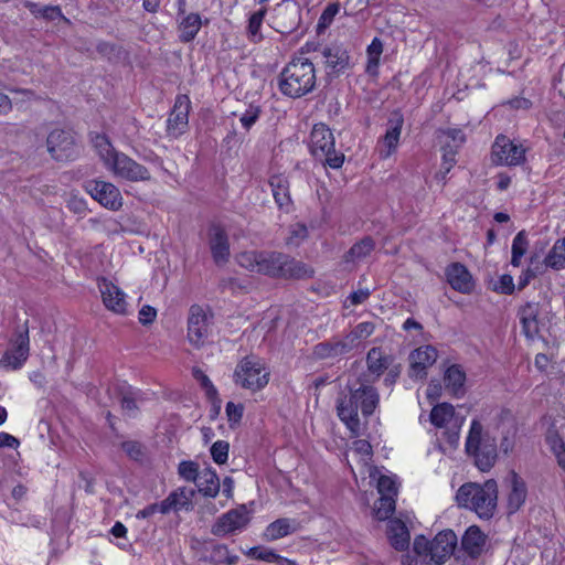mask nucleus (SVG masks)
Instances as JSON below:
<instances>
[{
    "instance_id": "40",
    "label": "nucleus",
    "mask_w": 565,
    "mask_h": 565,
    "mask_svg": "<svg viewBox=\"0 0 565 565\" xmlns=\"http://www.w3.org/2000/svg\"><path fill=\"white\" fill-rule=\"evenodd\" d=\"M25 7L36 18H43L47 21H54L56 19H65L62 10L58 6H39L34 2H26Z\"/></svg>"
},
{
    "instance_id": "56",
    "label": "nucleus",
    "mask_w": 565,
    "mask_h": 565,
    "mask_svg": "<svg viewBox=\"0 0 565 565\" xmlns=\"http://www.w3.org/2000/svg\"><path fill=\"white\" fill-rule=\"evenodd\" d=\"M529 247V241L525 231H520L512 242L511 253L524 256Z\"/></svg>"
},
{
    "instance_id": "39",
    "label": "nucleus",
    "mask_w": 565,
    "mask_h": 565,
    "mask_svg": "<svg viewBox=\"0 0 565 565\" xmlns=\"http://www.w3.org/2000/svg\"><path fill=\"white\" fill-rule=\"evenodd\" d=\"M520 321L523 333L527 338H534L539 333V321L536 319L535 309L531 305L522 309Z\"/></svg>"
},
{
    "instance_id": "37",
    "label": "nucleus",
    "mask_w": 565,
    "mask_h": 565,
    "mask_svg": "<svg viewBox=\"0 0 565 565\" xmlns=\"http://www.w3.org/2000/svg\"><path fill=\"white\" fill-rule=\"evenodd\" d=\"M94 147L98 153V157L104 162L106 169L115 160V154H119L109 139L105 135H96L93 139Z\"/></svg>"
},
{
    "instance_id": "48",
    "label": "nucleus",
    "mask_w": 565,
    "mask_h": 565,
    "mask_svg": "<svg viewBox=\"0 0 565 565\" xmlns=\"http://www.w3.org/2000/svg\"><path fill=\"white\" fill-rule=\"evenodd\" d=\"M308 237V228L302 223H296L289 227V235L286 238L288 245H300Z\"/></svg>"
},
{
    "instance_id": "57",
    "label": "nucleus",
    "mask_w": 565,
    "mask_h": 565,
    "mask_svg": "<svg viewBox=\"0 0 565 565\" xmlns=\"http://www.w3.org/2000/svg\"><path fill=\"white\" fill-rule=\"evenodd\" d=\"M249 555H252L256 559L276 562L277 564L279 563L280 559H284L282 557L278 556L271 550L268 548L254 547L249 551Z\"/></svg>"
},
{
    "instance_id": "61",
    "label": "nucleus",
    "mask_w": 565,
    "mask_h": 565,
    "mask_svg": "<svg viewBox=\"0 0 565 565\" xmlns=\"http://www.w3.org/2000/svg\"><path fill=\"white\" fill-rule=\"evenodd\" d=\"M157 317V310L148 305L142 306L139 310V322L141 324H150L154 321Z\"/></svg>"
},
{
    "instance_id": "58",
    "label": "nucleus",
    "mask_w": 565,
    "mask_h": 565,
    "mask_svg": "<svg viewBox=\"0 0 565 565\" xmlns=\"http://www.w3.org/2000/svg\"><path fill=\"white\" fill-rule=\"evenodd\" d=\"M121 448L134 460H140L143 456L142 446L138 441H125L121 444Z\"/></svg>"
},
{
    "instance_id": "38",
    "label": "nucleus",
    "mask_w": 565,
    "mask_h": 565,
    "mask_svg": "<svg viewBox=\"0 0 565 565\" xmlns=\"http://www.w3.org/2000/svg\"><path fill=\"white\" fill-rule=\"evenodd\" d=\"M544 264L555 270L565 268V237L557 239L544 258Z\"/></svg>"
},
{
    "instance_id": "12",
    "label": "nucleus",
    "mask_w": 565,
    "mask_h": 565,
    "mask_svg": "<svg viewBox=\"0 0 565 565\" xmlns=\"http://www.w3.org/2000/svg\"><path fill=\"white\" fill-rule=\"evenodd\" d=\"M107 170L111 171L116 177L131 182L149 181L151 179V174L146 167L124 152L115 154V160H113Z\"/></svg>"
},
{
    "instance_id": "15",
    "label": "nucleus",
    "mask_w": 565,
    "mask_h": 565,
    "mask_svg": "<svg viewBox=\"0 0 565 565\" xmlns=\"http://www.w3.org/2000/svg\"><path fill=\"white\" fill-rule=\"evenodd\" d=\"M85 189L94 200L108 210L117 211L122 206L121 193L119 189L110 182L90 180L86 182Z\"/></svg>"
},
{
    "instance_id": "55",
    "label": "nucleus",
    "mask_w": 565,
    "mask_h": 565,
    "mask_svg": "<svg viewBox=\"0 0 565 565\" xmlns=\"http://www.w3.org/2000/svg\"><path fill=\"white\" fill-rule=\"evenodd\" d=\"M377 490L381 493V495H388L396 497L397 494V488L396 482L393 478L388 476H381L377 480Z\"/></svg>"
},
{
    "instance_id": "49",
    "label": "nucleus",
    "mask_w": 565,
    "mask_h": 565,
    "mask_svg": "<svg viewBox=\"0 0 565 565\" xmlns=\"http://www.w3.org/2000/svg\"><path fill=\"white\" fill-rule=\"evenodd\" d=\"M192 374L193 377L200 383L201 387L205 391L206 396L211 399L215 398L217 395V390L213 385L210 377L201 369L198 367L193 369Z\"/></svg>"
},
{
    "instance_id": "19",
    "label": "nucleus",
    "mask_w": 565,
    "mask_h": 565,
    "mask_svg": "<svg viewBox=\"0 0 565 565\" xmlns=\"http://www.w3.org/2000/svg\"><path fill=\"white\" fill-rule=\"evenodd\" d=\"M352 351L345 335L333 337L328 341L320 342L313 347L312 355L317 360L337 359Z\"/></svg>"
},
{
    "instance_id": "42",
    "label": "nucleus",
    "mask_w": 565,
    "mask_h": 565,
    "mask_svg": "<svg viewBox=\"0 0 565 565\" xmlns=\"http://www.w3.org/2000/svg\"><path fill=\"white\" fill-rule=\"evenodd\" d=\"M374 329L375 327L372 322H361L347 333L345 338L350 345H352V350L356 348L361 340L369 338L374 332Z\"/></svg>"
},
{
    "instance_id": "60",
    "label": "nucleus",
    "mask_w": 565,
    "mask_h": 565,
    "mask_svg": "<svg viewBox=\"0 0 565 565\" xmlns=\"http://www.w3.org/2000/svg\"><path fill=\"white\" fill-rule=\"evenodd\" d=\"M546 441L554 455L565 450V443L556 431L548 433Z\"/></svg>"
},
{
    "instance_id": "1",
    "label": "nucleus",
    "mask_w": 565,
    "mask_h": 565,
    "mask_svg": "<svg viewBox=\"0 0 565 565\" xmlns=\"http://www.w3.org/2000/svg\"><path fill=\"white\" fill-rule=\"evenodd\" d=\"M358 382V387L349 386V392L342 393L337 399L338 416L354 436H359L362 429L359 409L364 417H369L380 403L379 392L369 379H359Z\"/></svg>"
},
{
    "instance_id": "21",
    "label": "nucleus",
    "mask_w": 565,
    "mask_h": 565,
    "mask_svg": "<svg viewBox=\"0 0 565 565\" xmlns=\"http://www.w3.org/2000/svg\"><path fill=\"white\" fill-rule=\"evenodd\" d=\"M436 359L437 351L431 345H425L414 350L409 355V376L423 379L426 375L427 367L431 366L436 362Z\"/></svg>"
},
{
    "instance_id": "4",
    "label": "nucleus",
    "mask_w": 565,
    "mask_h": 565,
    "mask_svg": "<svg viewBox=\"0 0 565 565\" xmlns=\"http://www.w3.org/2000/svg\"><path fill=\"white\" fill-rule=\"evenodd\" d=\"M456 501L459 507L473 511L481 519L489 520L497 510L498 484L493 479L484 483H465L458 489Z\"/></svg>"
},
{
    "instance_id": "53",
    "label": "nucleus",
    "mask_w": 565,
    "mask_h": 565,
    "mask_svg": "<svg viewBox=\"0 0 565 565\" xmlns=\"http://www.w3.org/2000/svg\"><path fill=\"white\" fill-rule=\"evenodd\" d=\"M225 413L227 416L230 427L234 428L236 425L239 424L243 417L244 406L242 404L228 402L225 407Z\"/></svg>"
},
{
    "instance_id": "46",
    "label": "nucleus",
    "mask_w": 565,
    "mask_h": 565,
    "mask_svg": "<svg viewBox=\"0 0 565 565\" xmlns=\"http://www.w3.org/2000/svg\"><path fill=\"white\" fill-rule=\"evenodd\" d=\"M340 11V4L339 3H329L324 10L322 11L318 23H317V33L321 34L323 33L333 22L334 17Z\"/></svg>"
},
{
    "instance_id": "30",
    "label": "nucleus",
    "mask_w": 565,
    "mask_h": 565,
    "mask_svg": "<svg viewBox=\"0 0 565 565\" xmlns=\"http://www.w3.org/2000/svg\"><path fill=\"white\" fill-rule=\"evenodd\" d=\"M193 495V490L186 489L185 487L178 488L162 500L161 513L167 514L171 510H188L192 503Z\"/></svg>"
},
{
    "instance_id": "43",
    "label": "nucleus",
    "mask_w": 565,
    "mask_h": 565,
    "mask_svg": "<svg viewBox=\"0 0 565 565\" xmlns=\"http://www.w3.org/2000/svg\"><path fill=\"white\" fill-rule=\"evenodd\" d=\"M443 162L440 170L436 173V179L443 181L445 183L447 174L450 172L452 167L456 164V154L457 150L450 147V143L447 142L446 147H443Z\"/></svg>"
},
{
    "instance_id": "34",
    "label": "nucleus",
    "mask_w": 565,
    "mask_h": 565,
    "mask_svg": "<svg viewBox=\"0 0 565 565\" xmlns=\"http://www.w3.org/2000/svg\"><path fill=\"white\" fill-rule=\"evenodd\" d=\"M201 26L202 20L199 13L186 14L179 23V40L183 43L193 41Z\"/></svg>"
},
{
    "instance_id": "29",
    "label": "nucleus",
    "mask_w": 565,
    "mask_h": 565,
    "mask_svg": "<svg viewBox=\"0 0 565 565\" xmlns=\"http://www.w3.org/2000/svg\"><path fill=\"white\" fill-rule=\"evenodd\" d=\"M387 537L396 551H406L409 547L411 535L405 523L399 519H391L387 523Z\"/></svg>"
},
{
    "instance_id": "27",
    "label": "nucleus",
    "mask_w": 565,
    "mask_h": 565,
    "mask_svg": "<svg viewBox=\"0 0 565 565\" xmlns=\"http://www.w3.org/2000/svg\"><path fill=\"white\" fill-rule=\"evenodd\" d=\"M486 542V534L477 525H471L461 539V547L470 557L477 558L482 553Z\"/></svg>"
},
{
    "instance_id": "36",
    "label": "nucleus",
    "mask_w": 565,
    "mask_h": 565,
    "mask_svg": "<svg viewBox=\"0 0 565 565\" xmlns=\"http://www.w3.org/2000/svg\"><path fill=\"white\" fill-rule=\"evenodd\" d=\"M454 406L449 403H441L433 407L429 418L434 426L443 428L454 420Z\"/></svg>"
},
{
    "instance_id": "45",
    "label": "nucleus",
    "mask_w": 565,
    "mask_h": 565,
    "mask_svg": "<svg viewBox=\"0 0 565 565\" xmlns=\"http://www.w3.org/2000/svg\"><path fill=\"white\" fill-rule=\"evenodd\" d=\"M438 138L440 139L443 147H446V143L449 142L450 147L455 150H458V148H460L466 141L463 131L458 128L440 130Z\"/></svg>"
},
{
    "instance_id": "52",
    "label": "nucleus",
    "mask_w": 565,
    "mask_h": 565,
    "mask_svg": "<svg viewBox=\"0 0 565 565\" xmlns=\"http://www.w3.org/2000/svg\"><path fill=\"white\" fill-rule=\"evenodd\" d=\"M260 114V107L258 105L250 104L246 108V110L241 115L239 121L246 130H249L253 127V125L258 120Z\"/></svg>"
},
{
    "instance_id": "13",
    "label": "nucleus",
    "mask_w": 565,
    "mask_h": 565,
    "mask_svg": "<svg viewBox=\"0 0 565 565\" xmlns=\"http://www.w3.org/2000/svg\"><path fill=\"white\" fill-rule=\"evenodd\" d=\"M47 151L57 161L71 160L77 153L74 137L70 130L54 129L46 139Z\"/></svg>"
},
{
    "instance_id": "25",
    "label": "nucleus",
    "mask_w": 565,
    "mask_h": 565,
    "mask_svg": "<svg viewBox=\"0 0 565 565\" xmlns=\"http://www.w3.org/2000/svg\"><path fill=\"white\" fill-rule=\"evenodd\" d=\"M403 116L398 113H395L393 117L388 120L390 127L386 130V134L383 137V147L379 150L381 159H387L397 148L399 136L403 127Z\"/></svg>"
},
{
    "instance_id": "9",
    "label": "nucleus",
    "mask_w": 565,
    "mask_h": 565,
    "mask_svg": "<svg viewBox=\"0 0 565 565\" xmlns=\"http://www.w3.org/2000/svg\"><path fill=\"white\" fill-rule=\"evenodd\" d=\"M30 353V338L26 323L14 333L10 348L0 360V366L8 370H19L23 366Z\"/></svg>"
},
{
    "instance_id": "10",
    "label": "nucleus",
    "mask_w": 565,
    "mask_h": 565,
    "mask_svg": "<svg viewBox=\"0 0 565 565\" xmlns=\"http://www.w3.org/2000/svg\"><path fill=\"white\" fill-rule=\"evenodd\" d=\"M491 159L499 166H520L525 161V148L507 136L499 135L492 145Z\"/></svg>"
},
{
    "instance_id": "28",
    "label": "nucleus",
    "mask_w": 565,
    "mask_h": 565,
    "mask_svg": "<svg viewBox=\"0 0 565 565\" xmlns=\"http://www.w3.org/2000/svg\"><path fill=\"white\" fill-rule=\"evenodd\" d=\"M273 196L280 210L289 211L292 201L289 192V180L281 174L271 175L269 179Z\"/></svg>"
},
{
    "instance_id": "20",
    "label": "nucleus",
    "mask_w": 565,
    "mask_h": 565,
    "mask_svg": "<svg viewBox=\"0 0 565 565\" xmlns=\"http://www.w3.org/2000/svg\"><path fill=\"white\" fill-rule=\"evenodd\" d=\"M326 68L330 74L343 73L350 65V55L341 44H330L321 50Z\"/></svg>"
},
{
    "instance_id": "51",
    "label": "nucleus",
    "mask_w": 565,
    "mask_h": 565,
    "mask_svg": "<svg viewBox=\"0 0 565 565\" xmlns=\"http://www.w3.org/2000/svg\"><path fill=\"white\" fill-rule=\"evenodd\" d=\"M178 472L181 478L189 482H196L200 475L199 466L193 461H181L178 467Z\"/></svg>"
},
{
    "instance_id": "5",
    "label": "nucleus",
    "mask_w": 565,
    "mask_h": 565,
    "mask_svg": "<svg viewBox=\"0 0 565 565\" xmlns=\"http://www.w3.org/2000/svg\"><path fill=\"white\" fill-rule=\"evenodd\" d=\"M458 539L452 530L439 532L431 541L416 536L413 550L422 558L423 565H443L454 554Z\"/></svg>"
},
{
    "instance_id": "54",
    "label": "nucleus",
    "mask_w": 565,
    "mask_h": 565,
    "mask_svg": "<svg viewBox=\"0 0 565 565\" xmlns=\"http://www.w3.org/2000/svg\"><path fill=\"white\" fill-rule=\"evenodd\" d=\"M120 405H121L122 412L127 416H129V417L136 416L137 411H138L136 393L129 391V392L122 394V396L120 398Z\"/></svg>"
},
{
    "instance_id": "3",
    "label": "nucleus",
    "mask_w": 565,
    "mask_h": 565,
    "mask_svg": "<svg viewBox=\"0 0 565 565\" xmlns=\"http://www.w3.org/2000/svg\"><path fill=\"white\" fill-rule=\"evenodd\" d=\"M317 83L313 63L300 55L294 57L278 76L279 92L290 98H300L311 93Z\"/></svg>"
},
{
    "instance_id": "26",
    "label": "nucleus",
    "mask_w": 565,
    "mask_h": 565,
    "mask_svg": "<svg viewBox=\"0 0 565 565\" xmlns=\"http://www.w3.org/2000/svg\"><path fill=\"white\" fill-rule=\"evenodd\" d=\"M509 483L508 511L512 514L524 504L527 497V487L525 481L514 471L509 475Z\"/></svg>"
},
{
    "instance_id": "64",
    "label": "nucleus",
    "mask_w": 565,
    "mask_h": 565,
    "mask_svg": "<svg viewBox=\"0 0 565 565\" xmlns=\"http://www.w3.org/2000/svg\"><path fill=\"white\" fill-rule=\"evenodd\" d=\"M369 297L370 290L365 288L352 292L348 299L350 300L351 305L356 306L364 302Z\"/></svg>"
},
{
    "instance_id": "22",
    "label": "nucleus",
    "mask_w": 565,
    "mask_h": 565,
    "mask_svg": "<svg viewBox=\"0 0 565 565\" xmlns=\"http://www.w3.org/2000/svg\"><path fill=\"white\" fill-rule=\"evenodd\" d=\"M209 245L212 253L213 260L216 265L227 263L230 258V242L228 236L223 227L213 225L210 228Z\"/></svg>"
},
{
    "instance_id": "41",
    "label": "nucleus",
    "mask_w": 565,
    "mask_h": 565,
    "mask_svg": "<svg viewBox=\"0 0 565 565\" xmlns=\"http://www.w3.org/2000/svg\"><path fill=\"white\" fill-rule=\"evenodd\" d=\"M207 558L211 563L216 564V565H221V564L233 565L237 562L238 556L231 555L226 545L217 544V545L213 546Z\"/></svg>"
},
{
    "instance_id": "33",
    "label": "nucleus",
    "mask_w": 565,
    "mask_h": 565,
    "mask_svg": "<svg viewBox=\"0 0 565 565\" xmlns=\"http://www.w3.org/2000/svg\"><path fill=\"white\" fill-rule=\"evenodd\" d=\"M198 490L204 497L215 498L220 491V479L214 470L205 468L200 471L195 482Z\"/></svg>"
},
{
    "instance_id": "32",
    "label": "nucleus",
    "mask_w": 565,
    "mask_h": 565,
    "mask_svg": "<svg viewBox=\"0 0 565 565\" xmlns=\"http://www.w3.org/2000/svg\"><path fill=\"white\" fill-rule=\"evenodd\" d=\"M445 387L455 396H461L465 393L466 373L458 364L450 365L444 376Z\"/></svg>"
},
{
    "instance_id": "50",
    "label": "nucleus",
    "mask_w": 565,
    "mask_h": 565,
    "mask_svg": "<svg viewBox=\"0 0 565 565\" xmlns=\"http://www.w3.org/2000/svg\"><path fill=\"white\" fill-rule=\"evenodd\" d=\"M230 444L225 440H217L211 447V456L215 463L223 465L228 458Z\"/></svg>"
},
{
    "instance_id": "2",
    "label": "nucleus",
    "mask_w": 565,
    "mask_h": 565,
    "mask_svg": "<svg viewBox=\"0 0 565 565\" xmlns=\"http://www.w3.org/2000/svg\"><path fill=\"white\" fill-rule=\"evenodd\" d=\"M238 264L250 271L274 278L298 279L312 274L305 264L280 252H244L238 255Z\"/></svg>"
},
{
    "instance_id": "7",
    "label": "nucleus",
    "mask_w": 565,
    "mask_h": 565,
    "mask_svg": "<svg viewBox=\"0 0 565 565\" xmlns=\"http://www.w3.org/2000/svg\"><path fill=\"white\" fill-rule=\"evenodd\" d=\"M335 140L330 128L320 122L316 124L310 132L309 149L311 154L324 161L332 169H339L344 162V154L337 152Z\"/></svg>"
},
{
    "instance_id": "11",
    "label": "nucleus",
    "mask_w": 565,
    "mask_h": 565,
    "mask_svg": "<svg viewBox=\"0 0 565 565\" xmlns=\"http://www.w3.org/2000/svg\"><path fill=\"white\" fill-rule=\"evenodd\" d=\"M249 513L245 505L232 509L222 514L212 525L211 532L215 536H226L243 531L249 523Z\"/></svg>"
},
{
    "instance_id": "16",
    "label": "nucleus",
    "mask_w": 565,
    "mask_h": 565,
    "mask_svg": "<svg viewBox=\"0 0 565 565\" xmlns=\"http://www.w3.org/2000/svg\"><path fill=\"white\" fill-rule=\"evenodd\" d=\"M190 108L191 100L188 95L177 96L173 109L167 120L168 136L178 138L186 131Z\"/></svg>"
},
{
    "instance_id": "59",
    "label": "nucleus",
    "mask_w": 565,
    "mask_h": 565,
    "mask_svg": "<svg viewBox=\"0 0 565 565\" xmlns=\"http://www.w3.org/2000/svg\"><path fill=\"white\" fill-rule=\"evenodd\" d=\"M514 282L511 275H502L497 282L494 290L504 295H511L514 291Z\"/></svg>"
},
{
    "instance_id": "18",
    "label": "nucleus",
    "mask_w": 565,
    "mask_h": 565,
    "mask_svg": "<svg viewBox=\"0 0 565 565\" xmlns=\"http://www.w3.org/2000/svg\"><path fill=\"white\" fill-rule=\"evenodd\" d=\"M300 23L299 10L290 3L278 4L273 17V28L281 34H290Z\"/></svg>"
},
{
    "instance_id": "62",
    "label": "nucleus",
    "mask_w": 565,
    "mask_h": 565,
    "mask_svg": "<svg viewBox=\"0 0 565 565\" xmlns=\"http://www.w3.org/2000/svg\"><path fill=\"white\" fill-rule=\"evenodd\" d=\"M383 53V43L379 38H374L366 49L367 57L380 60Z\"/></svg>"
},
{
    "instance_id": "63",
    "label": "nucleus",
    "mask_w": 565,
    "mask_h": 565,
    "mask_svg": "<svg viewBox=\"0 0 565 565\" xmlns=\"http://www.w3.org/2000/svg\"><path fill=\"white\" fill-rule=\"evenodd\" d=\"M162 501L160 503H152L147 505L145 509L138 511L137 519H147L157 512L161 513Z\"/></svg>"
},
{
    "instance_id": "14",
    "label": "nucleus",
    "mask_w": 565,
    "mask_h": 565,
    "mask_svg": "<svg viewBox=\"0 0 565 565\" xmlns=\"http://www.w3.org/2000/svg\"><path fill=\"white\" fill-rule=\"evenodd\" d=\"M211 333V317L200 307L192 306L188 320V339L195 348L203 347Z\"/></svg>"
},
{
    "instance_id": "23",
    "label": "nucleus",
    "mask_w": 565,
    "mask_h": 565,
    "mask_svg": "<svg viewBox=\"0 0 565 565\" xmlns=\"http://www.w3.org/2000/svg\"><path fill=\"white\" fill-rule=\"evenodd\" d=\"M393 360V356L385 354L381 348H372L366 354L367 374L360 379L370 380L371 375L373 376V380L370 381V384L377 381L392 365Z\"/></svg>"
},
{
    "instance_id": "31",
    "label": "nucleus",
    "mask_w": 565,
    "mask_h": 565,
    "mask_svg": "<svg viewBox=\"0 0 565 565\" xmlns=\"http://www.w3.org/2000/svg\"><path fill=\"white\" fill-rule=\"evenodd\" d=\"M300 529V522L296 519L281 518L267 525L264 536L267 541H276Z\"/></svg>"
},
{
    "instance_id": "44",
    "label": "nucleus",
    "mask_w": 565,
    "mask_h": 565,
    "mask_svg": "<svg viewBox=\"0 0 565 565\" xmlns=\"http://www.w3.org/2000/svg\"><path fill=\"white\" fill-rule=\"evenodd\" d=\"M395 511V497L391 494L381 495L375 504L374 514L380 521H385L391 518Z\"/></svg>"
},
{
    "instance_id": "35",
    "label": "nucleus",
    "mask_w": 565,
    "mask_h": 565,
    "mask_svg": "<svg viewBox=\"0 0 565 565\" xmlns=\"http://www.w3.org/2000/svg\"><path fill=\"white\" fill-rule=\"evenodd\" d=\"M375 248V242L371 236H365L355 244L344 254L343 259L345 263H358L363 260L365 257Z\"/></svg>"
},
{
    "instance_id": "17",
    "label": "nucleus",
    "mask_w": 565,
    "mask_h": 565,
    "mask_svg": "<svg viewBox=\"0 0 565 565\" xmlns=\"http://www.w3.org/2000/svg\"><path fill=\"white\" fill-rule=\"evenodd\" d=\"M102 294L103 303L105 307L117 313L126 315L128 303L126 301V294L110 280L103 278L98 282Z\"/></svg>"
},
{
    "instance_id": "47",
    "label": "nucleus",
    "mask_w": 565,
    "mask_h": 565,
    "mask_svg": "<svg viewBox=\"0 0 565 565\" xmlns=\"http://www.w3.org/2000/svg\"><path fill=\"white\" fill-rule=\"evenodd\" d=\"M265 15L266 9H260L254 12L249 18L247 30L249 38L253 42H259L263 39V35L260 34L259 30Z\"/></svg>"
},
{
    "instance_id": "6",
    "label": "nucleus",
    "mask_w": 565,
    "mask_h": 565,
    "mask_svg": "<svg viewBox=\"0 0 565 565\" xmlns=\"http://www.w3.org/2000/svg\"><path fill=\"white\" fill-rule=\"evenodd\" d=\"M465 448L480 471H489L494 466L498 457L495 438L483 431L478 419L471 422Z\"/></svg>"
},
{
    "instance_id": "24",
    "label": "nucleus",
    "mask_w": 565,
    "mask_h": 565,
    "mask_svg": "<svg viewBox=\"0 0 565 565\" xmlns=\"http://www.w3.org/2000/svg\"><path fill=\"white\" fill-rule=\"evenodd\" d=\"M446 277L451 288L461 294H470L475 288L471 274L460 263L450 264L446 269Z\"/></svg>"
},
{
    "instance_id": "8",
    "label": "nucleus",
    "mask_w": 565,
    "mask_h": 565,
    "mask_svg": "<svg viewBox=\"0 0 565 565\" xmlns=\"http://www.w3.org/2000/svg\"><path fill=\"white\" fill-rule=\"evenodd\" d=\"M269 381V372L255 356H246L236 366L234 382L253 392L264 388Z\"/></svg>"
}]
</instances>
